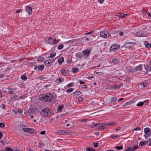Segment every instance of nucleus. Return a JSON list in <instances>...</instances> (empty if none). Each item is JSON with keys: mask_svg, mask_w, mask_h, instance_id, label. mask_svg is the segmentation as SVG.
I'll list each match as a JSON object with an SVG mask.
<instances>
[{"mask_svg": "<svg viewBox=\"0 0 151 151\" xmlns=\"http://www.w3.org/2000/svg\"><path fill=\"white\" fill-rule=\"evenodd\" d=\"M8 93L9 94H14V91H10L9 92H8Z\"/></svg>", "mask_w": 151, "mask_h": 151, "instance_id": "54", "label": "nucleus"}, {"mask_svg": "<svg viewBox=\"0 0 151 151\" xmlns=\"http://www.w3.org/2000/svg\"><path fill=\"white\" fill-rule=\"evenodd\" d=\"M144 104V103L142 102H139L137 104V105L138 106H141Z\"/></svg>", "mask_w": 151, "mask_h": 151, "instance_id": "35", "label": "nucleus"}, {"mask_svg": "<svg viewBox=\"0 0 151 151\" xmlns=\"http://www.w3.org/2000/svg\"><path fill=\"white\" fill-rule=\"evenodd\" d=\"M63 107L61 106H59L58 107V109L59 110H61L62 109Z\"/></svg>", "mask_w": 151, "mask_h": 151, "instance_id": "51", "label": "nucleus"}, {"mask_svg": "<svg viewBox=\"0 0 151 151\" xmlns=\"http://www.w3.org/2000/svg\"><path fill=\"white\" fill-rule=\"evenodd\" d=\"M12 111L15 114H17L18 113V111L16 109H13Z\"/></svg>", "mask_w": 151, "mask_h": 151, "instance_id": "46", "label": "nucleus"}, {"mask_svg": "<svg viewBox=\"0 0 151 151\" xmlns=\"http://www.w3.org/2000/svg\"><path fill=\"white\" fill-rule=\"evenodd\" d=\"M119 47V45L116 44L112 45L110 48V51L114 52L117 50Z\"/></svg>", "mask_w": 151, "mask_h": 151, "instance_id": "6", "label": "nucleus"}, {"mask_svg": "<svg viewBox=\"0 0 151 151\" xmlns=\"http://www.w3.org/2000/svg\"><path fill=\"white\" fill-rule=\"evenodd\" d=\"M38 70H40L41 71H42L44 68V66L43 65H40L39 67H38Z\"/></svg>", "mask_w": 151, "mask_h": 151, "instance_id": "30", "label": "nucleus"}, {"mask_svg": "<svg viewBox=\"0 0 151 151\" xmlns=\"http://www.w3.org/2000/svg\"><path fill=\"white\" fill-rule=\"evenodd\" d=\"M22 129L23 131L24 132H26L30 134H33V130L32 129L23 128Z\"/></svg>", "mask_w": 151, "mask_h": 151, "instance_id": "7", "label": "nucleus"}, {"mask_svg": "<svg viewBox=\"0 0 151 151\" xmlns=\"http://www.w3.org/2000/svg\"><path fill=\"white\" fill-rule=\"evenodd\" d=\"M134 130L135 131L139 130H140V127H138L135 128Z\"/></svg>", "mask_w": 151, "mask_h": 151, "instance_id": "48", "label": "nucleus"}, {"mask_svg": "<svg viewBox=\"0 0 151 151\" xmlns=\"http://www.w3.org/2000/svg\"><path fill=\"white\" fill-rule=\"evenodd\" d=\"M87 87V86L86 85H83L82 86V88H86Z\"/></svg>", "mask_w": 151, "mask_h": 151, "instance_id": "49", "label": "nucleus"}, {"mask_svg": "<svg viewBox=\"0 0 151 151\" xmlns=\"http://www.w3.org/2000/svg\"><path fill=\"white\" fill-rule=\"evenodd\" d=\"M119 137V135H118L115 136L114 135H112L111 136V137L113 139H115L116 137Z\"/></svg>", "mask_w": 151, "mask_h": 151, "instance_id": "45", "label": "nucleus"}, {"mask_svg": "<svg viewBox=\"0 0 151 151\" xmlns=\"http://www.w3.org/2000/svg\"><path fill=\"white\" fill-rule=\"evenodd\" d=\"M53 59H48V60L50 62V63H51V64H52L53 61Z\"/></svg>", "mask_w": 151, "mask_h": 151, "instance_id": "53", "label": "nucleus"}, {"mask_svg": "<svg viewBox=\"0 0 151 151\" xmlns=\"http://www.w3.org/2000/svg\"><path fill=\"white\" fill-rule=\"evenodd\" d=\"M73 85V83H71L68 84L67 86L68 87H70L72 86Z\"/></svg>", "mask_w": 151, "mask_h": 151, "instance_id": "41", "label": "nucleus"}, {"mask_svg": "<svg viewBox=\"0 0 151 151\" xmlns=\"http://www.w3.org/2000/svg\"><path fill=\"white\" fill-rule=\"evenodd\" d=\"M5 126V124L2 122L0 123V128H3Z\"/></svg>", "mask_w": 151, "mask_h": 151, "instance_id": "40", "label": "nucleus"}, {"mask_svg": "<svg viewBox=\"0 0 151 151\" xmlns=\"http://www.w3.org/2000/svg\"><path fill=\"white\" fill-rule=\"evenodd\" d=\"M99 124V123H96L95 124H94V126L93 127H96V126H99V124Z\"/></svg>", "mask_w": 151, "mask_h": 151, "instance_id": "60", "label": "nucleus"}, {"mask_svg": "<svg viewBox=\"0 0 151 151\" xmlns=\"http://www.w3.org/2000/svg\"><path fill=\"white\" fill-rule=\"evenodd\" d=\"M73 95L74 96H77L81 94V92L80 91H76L73 93Z\"/></svg>", "mask_w": 151, "mask_h": 151, "instance_id": "17", "label": "nucleus"}, {"mask_svg": "<svg viewBox=\"0 0 151 151\" xmlns=\"http://www.w3.org/2000/svg\"><path fill=\"white\" fill-rule=\"evenodd\" d=\"M115 148L118 150H120L123 149V147L121 146H116L115 147Z\"/></svg>", "mask_w": 151, "mask_h": 151, "instance_id": "39", "label": "nucleus"}, {"mask_svg": "<svg viewBox=\"0 0 151 151\" xmlns=\"http://www.w3.org/2000/svg\"><path fill=\"white\" fill-rule=\"evenodd\" d=\"M2 107L3 109H4L5 108V106L4 104H3Z\"/></svg>", "mask_w": 151, "mask_h": 151, "instance_id": "64", "label": "nucleus"}, {"mask_svg": "<svg viewBox=\"0 0 151 151\" xmlns=\"http://www.w3.org/2000/svg\"><path fill=\"white\" fill-rule=\"evenodd\" d=\"M138 147V146L136 145H135L132 147H129L126 150V151H134L136 150Z\"/></svg>", "mask_w": 151, "mask_h": 151, "instance_id": "9", "label": "nucleus"}, {"mask_svg": "<svg viewBox=\"0 0 151 151\" xmlns=\"http://www.w3.org/2000/svg\"><path fill=\"white\" fill-rule=\"evenodd\" d=\"M135 69L137 71L140 70L142 69V65H139L137 66Z\"/></svg>", "mask_w": 151, "mask_h": 151, "instance_id": "24", "label": "nucleus"}, {"mask_svg": "<svg viewBox=\"0 0 151 151\" xmlns=\"http://www.w3.org/2000/svg\"><path fill=\"white\" fill-rule=\"evenodd\" d=\"M56 55V53L55 52H52L50 53V56L48 57L49 58H52L54 57Z\"/></svg>", "mask_w": 151, "mask_h": 151, "instance_id": "25", "label": "nucleus"}, {"mask_svg": "<svg viewBox=\"0 0 151 151\" xmlns=\"http://www.w3.org/2000/svg\"><path fill=\"white\" fill-rule=\"evenodd\" d=\"M79 82L81 84H83L85 83L84 82L81 81V80H80Z\"/></svg>", "mask_w": 151, "mask_h": 151, "instance_id": "62", "label": "nucleus"}, {"mask_svg": "<svg viewBox=\"0 0 151 151\" xmlns=\"http://www.w3.org/2000/svg\"><path fill=\"white\" fill-rule=\"evenodd\" d=\"M93 77H94L93 76H89L88 77V79L91 80V79L92 78H93Z\"/></svg>", "mask_w": 151, "mask_h": 151, "instance_id": "55", "label": "nucleus"}, {"mask_svg": "<svg viewBox=\"0 0 151 151\" xmlns=\"http://www.w3.org/2000/svg\"><path fill=\"white\" fill-rule=\"evenodd\" d=\"M64 61V58L62 57L60 58L58 60V62L59 65H61L63 62Z\"/></svg>", "mask_w": 151, "mask_h": 151, "instance_id": "16", "label": "nucleus"}, {"mask_svg": "<svg viewBox=\"0 0 151 151\" xmlns=\"http://www.w3.org/2000/svg\"><path fill=\"white\" fill-rule=\"evenodd\" d=\"M16 89H17V88H9V90H13V91H15V90H16Z\"/></svg>", "mask_w": 151, "mask_h": 151, "instance_id": "56", "label": "nucleus"}, {"mask_svg": "<svg viewBox=\"0 0 151 151\" xmlns=\"http://www.w3.org/2000/svg\"><path fill=\"white\" fill-rule=\"evenodd\" d=\"M144 44L147 48H150L151 47V44L149 43L147 41L145 42Z\"/></svg>", "mask_w": 151, "mask_h": 151, "instance_id": "19", "label": "nucleus"}, {"mask_svg": "<svg viewBox=\"0 0 151 151\" xmlns=\"http://www.w3.org/2000/svg\"><path fill=\"white\" fill-rule=\"evenodd\" d=\"M44 64L45 65H46V66H50L52 65L51 63L48 60H46L45 61Z\"/></svg>", "mask_w": 151, "mask_h": 151, "instance_id": "22", "label": "nucleus"}, {"mask_svg": "<svg viewBox=\"0 0 151 151\" xmlns=\"http://www.w3.org/2000/svg\"><path fill=\"white\" fill-rule=\"evenodd\" d=\"M104 0H98V1L99 3L102 4L103 3Z\"/></svg>", "mask_w": 151, "mask_h": 151, "instance_id": "58", "label": "nucleus"}, {"mask_svg": "<svg viewBox=\"0 0 151 151\" xmlns=\"http://www.w3.org/2000/svg\"><path fill=\"white\" fill-rule=\"evenodd\" d=\"M133 45V43L132 42H126L124 44V47L126 48H129L132 46Z\"/></svg>", "mask_w": 151, "mask_h": 151, "instance_id": "10", "label": "nucleus"}, {"mask_svg": "<svg viewBox=\"0 0 151 151\" xmlns=\"http://www.w3.org/2000/svg\"><path fill=\"white\" fill-rule=\"evenodd\" d=\"M26 11L29 14H31L32 13V8L29 6H27L26 8Z\"/></svg>", "mask_w": 151, "mask_h": 151, "instance_id": "11", "label": "nucleus"}, {"mask_svg": "<svg viewBox=\"0 0 151 151\" xmlns=\"http://www.w3.org/2000/svg\"><path fill=\"white\" fill-rule=\"evenodd\" d=\"M87 120L86 119H82L80 120V121L82 122H85L87 121Z\"/></svg>", "mask_w": 151, "mask_h": 151, "instance_id": "59", "label": "nucleus"}, {"mask_svg": "<svg viewBox=\"0 0 151 151\" xmlns=\"http://www.w3.org/2000/svg\"><path fill=\"white\" fill-rule=\"evenodd\" d=\"M64 80V78H60L56 80V82L57 83H60Z\"/></svg>", "mask_w": 151, "mask_h": 151, "instance_id": "23", "label": "nucleus"}, {"mask_svg": "<svg viewBox=\"0 0 151 151\" xmlns=\"http://www.w3.org/2000/svg\"><path fill=\"white\" fill-rule=\"evenodd\" d=\"M81 53H78L76 54V56L78 58H80L81 57Z\"/></svg>", "mask_w": 151, "mask_h": 151, "instance_id": "43", "label": "nucleus"}, {"mask_svg": "<svg viewBox=\"0 0 151 151\" xmlns=\"http://www.w3.org/2000/svg\"><path fill=\"white\" fill-rule=\"evenodd\" d=\"M116 123L115 122H110L109 123H106V126H115L116 125Z\"/></svg>", "mask_w": 151, "mask_h": 151, "instance_id": "14", "label": "nucleus"}, {"mask_svg": "<svg viewBox=\"0 0 151 151\" xmlns=\"http://www.w3.org/2000/svg\"><path fill=\"white\" fill-rule=\"evenodd\" d=\"M6 151H14L11 148L9 147H7L5 148ZM15 151H19L18 150H16Z\"/></svg>", "mask_w": 151, "mask_h": 151, "instance_id": "31", "label": "nucleus"}, {"mask_svg": "<svg viewBox=\"0 0 151 151\" xmlns=\"http://www.w3.org/2000/svg\"><path fill=\"white\" fill-rule=\"evenodd\" d=\"M56 40V39H53V38L52 37H50L48 38V44H50L51 45H53V43Z\"/></svg>", "mask_w": 151, "mask_h": 151, "instance_id": "12", "label": "nucleus"}, {"mask_svg": "<svg viewBox=\"0 0 151 151\" xmlns=\"http://www.w3.org/2000/svg\"><path fill=\"white\" fill-rule=\"evenodd\" d=\"M44 59V58L43 57H42V56H40L38 59V60L39 62H41L42 61H43Z\"/></svg>", "mask_w": 151, "mask_h": 151, "instance_id": "29", "label": "nucleus"}, {"mask_svg": "<svg viewBox=\"0 0 151 151\" xmlns=\"http://www.w3.org/2000/svg\"><path fill=\"white\" fill-rule=\"evenodd\" d=\"M86 150L87 151H96L95 150L92 149L91 148L89 147L87 148Z\"/></svg>", "mask_w": 151, "mask_h": 151, "instance_id": "36", "label": "nucleus"}, {"mask_svg": "<svg viewBox=\"0 0 151 151\" xmlns=\"http://www.w3.org/2000/svg\"><path fill=\"white\" fill-rule=\"evenodd\" d=\"M100 35L101 37L104 38L108 37L109 35V32L106 31H102L100 33Z\"/></svg>", "mask_w": 151, "mask_h": 151, "instance_id": "5", "label": "nucleus"}, {"mask_svg": "<svg viewBox=\"0 0 151 151\" xmlns=\"http://www.w3.org/2000/svg\"><path fill=\"white\" fill-rule=\"evenodd\" d=\"M117 16L119 18H125L124 14L123 13H119Z\"/></svg>", "mask_w": 151, "mask_h": 151, "instance_id": "26", "label": "nucleus"}, {"mask_svg": "<svg viewBox=\"0 0 151 151\" xmlns=\"http://www.w3.org/2000/svg\"><path fill=\"white\" fill-rule=\"evenodd\" d=\"M93 32V31H91L89 32H88L86 33H85V35H88V34H91V33H92Z\"/></svg>", "mask_w": 151, "mask_h": 151, "instance_id": "63", "label": "nucleus"}, {"mask_svg": "<svg viewBox=\"0 0 151 151\" xmlns=\"http://www.w3.org/2000/svg\"><path fill=\"white\" fill-rule=\"evenodd\" d=\"M21 78L24 81L26 80L27 79V77L24 75H22L21 76Z\"/></svg>", "mask_w": 151, "mask_h": 151, "instance_id": "33", "label": "nucleus"}, {"mask_svg": "<svg viewBox=\"0 0 151 151\" xmlns=\"http://www.w3.org/2000/svg\"><path fill=\"white\" fill-rule=\"evenodd\" d=\"M121 127H117L115 129H114L116 131H118L120 129Z\"/></svg>", "mask_w": 151, "mask_h": 151, "instance_id": "52", "label": "nucleus"}, {"mask_svg": "<svg viewBox=\"0 0 151 151\" xmlns=\"http://www.w3.org/2000/svg\"><path fill=\"white\" fill-rule=\"evenodd\" d=\"M106 123H101L99 124L98 129H104L106 128Z\"/></svg>", "mask_w": 151, "mask_h": 151, "instance_id": "8", "label": "nucleus"}, {"mask_svg": "<svg viewBox=\"0 0 151 151\" xmlns=\"http://www.w3.org/2000/svg\"><path fill=\"white\" fill-rule=\"evenodd\" d=\"M147 141H141L139 143V145L140 146L143 147V146L146 145L147 143Z\"/></svg>", "mask_w": 151, "mask_h": 151, "instance_id": "20", "label": "nucleus"}, {"mask_svg": "<svg viewBox=\"0 0 151 151\" xmlns=\"http://www.w3.org/2000/svg\"><path fill=\"white\" fill-rule=\"evenodd\" d=\"M78 69L77 68H74L72 69V71L74 73H76V72L78 71Z\"/></svg>", "mask_w": 151, "mask_h": 151, "instance_id": "28", "label": "nucleus"}, {"mask_svg": "<svg viewBox=\"0 0 151 151\" xmlns=\"http://www.w3.org/2000/svg\"><path fill=\"white\" fill-rule=\"evenodd\" d=\"M66 132L64 130H60L57 132L58 134H60L62 135H63L66 134Z\"/></svg>", "mask_w": 151, "mask_h": 151, "instance_id": "21", "label": "nucleus"}, {"mask_svg": "<svg viewBox=\"0 0 151 151\" xmlns=\"http://www.w3.org/2000/svg\"><path fill=\"white\" fill-rule=\"evenodd\" d=\"M93 145L95 147H97L99 145V143L94 142H93Z\"/></svg>", "mask_w": 151, "mask_h": 151, "instance_id": "38", "label": "nucleus"}, {"mask_svg": "<svg viewBox=\"0 0 151 151\" xmlns=\"http://www.w3.org/2000/svg\"><path fill=\"white\" fill-rule=\"evenodd\" d=\"M61 73L63 75H65L66 74V72L64 69H63L61 70Z\"/></svg>", "mask_w": 151, "mask_h": 151, "instance_id": "42", "label": "nucleus"}, {"mask_svg": "<svg viewBox=\"0 0 151 151\" xmlns=\"http://www.w3.org/2000/svg\"><path fill=\"white\" fill-rule=\"evenodd\" d=\"M90 52L89 50H87L83 51V53L85 55L88 56L90 54Z\"/></svg>", "mask_w": 151, "mask_h": 151, "instance_id": "15", "label": "nucleus"}, {"mask_svg": "<svg viewBox=\"0 0 151 151\" xmlns=\"http://www.w3.org/2000/svg\"><path fill=\"white\" fill-rule=\"evenodd\" d=\"M118 62V60L117 59H114L112 61V63L114 64H117Z\"/></svg>", "mask_w": 151, "mask_h": 151, "instance_id": "27", "label": "nucleus"}, {"mask_svg": "<svg viewBox=\"0 0 151 151\" xmlns=\"http://www.w3.org/2000/svg\"><path fill=\"white\" fill-rule=\"evenodd\" d=\"M10 98L12 100L14 99L15 100H16L17 99V97L14 96H11L10 97Z\"/></svg>", "mask_w": 151, "mask_h": 151, "instance_id": "47", "label": "nucleus"}, {"mask_svg": "<svg viewBox=\"0 0 151 151\" xmlns=\"http://www.w3.org/2000/svg\"><path fill=\"white\" fill-rule=\"evenodd\" d=\"M51 109L50 108H46L41 111V116L43 117L50 116L51 113L50 112Z\"/></svg>", "mask_w": 151, "mask_h": 151, "instance_id": "2", "label": "nucleus"}, {"mask_svg": "<svg viewBox=\"0 0 151 151\" xmlns=\"http://www.w3.org/2000/svg\"><path fill=\"white\" fill-rule=\"evenodd\" d=\"M53 95L51 93L43 94L39 96L40 99L43 101L49 102L53 98Z\"/></svg>", "mask_w": 151, "mask_h": 151, "instance_id": "1", "label": "nucleus"}, {"mask_svg": "<svg viewBox=\"0 0 151 151\" xmlns=\"http://www.w3.org/2000/svg\"><path fill=\"white\" fill-rule=\"evenodd\" d=\"M121 87V85L119 84L116 85L114 86V88L116 89L119 88Z\"/></svg>", "mask_w": 151, "mask_h": 151, "instance_id": "32", "label": "nucleus"}, {"mask_svg": "<svg viewBox=\"0 0 151 151\" xmlns=\"http://www.w3.org/2000/svg\"><path fill=\"white\" fill-rule=\"evenodd\" d=\"M144 132L145 133L144 136L146 138H147L151 135L150 129L149 128H145L144 129Z\"/></svg>", "mask_w": 151, "mask_h": 151, "instance_id": "4", "label": "nucleus"}, {"mask_svg": "<svg viewBox=\"0 0 151 151\" xmlns=\"http://www.w3.org/2000/svg\"><path fill=\"white\" fill-rule=\"evenodd\" d=\"M18 111V113L21 114L23 112V110L22 109H21Z\"/></svg>", "mask_w": 151, "mask_h": 151, "instance_id": "61", "label": "nucleus"}, {"mask_svg": "<svg viewBox=\"0 0 151 151\" xmlns=\"http://www.w3.org/2000/svg\"><path fill=\"white\" fill-rule=\"evenodd\" d=\"M63 47V45L61 44L58 46V49L59 50H61Z\"/></svg>", "mask_w": 151, "mask_h": 151, "instance_id": "37", "label": "nucleus"}, {"mask_svg": "<svg viewBox=\"0 0 151 151\" xmlns=\"http://www.w3.org/2000/svg\"><path fill=\"white\" fill-rule=\"evenodd\" d=\"M83 99L81 97H79L78 98V100L79 102H81L83 100Z\"/></svg>", "mask_w": 151, "mask_h": 151, "instance_id": "44", "label": "nucleus"}, {"mask_svg": "<svg viewBox=\"0 0 151 151\" xmlns=\"http://www.w3.org/2000/svg\"><path fill=\"white\" fill-rule=\"evenodd\" d=\"M117 98L116 96H114L112 98L111 101L110 102V104H113L117 101Z\"/></svg>", "mask_w": 151, "mask_h": 151, "instance_id": "13", "label": "nucleus"}, {"mask_svg": "<svg viewBox=\"0 0 151 151\" xmlns=\"http://www.w3.org/2000/svg\"><path fill=\"white\" fill-rule=\"evenodd\" d=\"M45 131H41L40 134H45Z\"/></svg>", "mask_w": 151, "mask_h": 151, "instance_id": "57", "label": "nucleus"}, {"mask_svg": "<svg viewBox=\"0 0 151 151\" xmlns=\"http://www.w3.org/2000/svg\"><path fill=\"white\" fill-rule=\"evenodd\" d=\"M137 35L139 37H145L148 36L149 34L147 31H143L142 30H140L136 33Z\"/></svg>", "mask_w": 151, "mask_h": 151, "instance_id": "3", "label": "nucleus"}, {"mask_svg": "<svg viewBox=\"0 0 151 151\" xmlns=\"http://www.w3.org/2000/svg\"><path fill=\"white\" fill-rule=\"evenodd\" d=\"M73 90L74 89L73 88H69L66 91L67 93H70L72 92Z\"/></svg>", "mask_w": 151, "mask_h": 151, "instance_id": "34", "label": "nucleus"}, {"mask_svg": "<svg viewBox=\"0 0 151 151\" xmlns=\"http://www.w3.org/2000/svg\"><path fill=\"white\" fill-rule=\"evenodd\" d=\"M147 86V84L146 83H144L139 84V88H143L146 87Z\"/></svg>", "mask_w": 151, "mask_h": 151, "instance_id": "18", "label": "nucleus"}, {"mask_svg": "<svg viewBox=\"0 0 151 151\" xmlns=\"http://www.w3.org/2000/svg\"><path fill=\"white\" fill-rule=\"evenodd\" d=\"M39 78L40 80H42L44 79H45V78L42 76H40V77H39Z\"/></svg>", "mask_w": 151, "mask_h": 151, "instance_id": "50", "label": "nucleus"}]
</instances>
